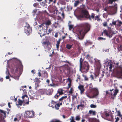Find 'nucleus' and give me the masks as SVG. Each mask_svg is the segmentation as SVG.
<instances>
[{
    "label": "nucleus",
    "mask_w": 122,
    "mask_h": 122,
    "mask_svg": "<svg viewBox=\"0 0 122 122\" xmlns=\"http://www.w3.org/2000/svg\"><path fill=\"white\" fill-rule=\"evenodd\" d=\"M119 91L118 89L116 88L113 91L114 93L113 94L111 92L110 93V94L111 96H113L114 97H116L117 93L119 92Z\"/></svg>",
    "instance_id": "nucleus-12"
},
{
    "label": "nucleus",
    "mask_w": 122,
    "mask_h": 122,
    "mask_svg": "<svg viewBox=\"0 0 122 122\" xmlns=\"http://www.w3.org/2000/svg\"><path fill=\"white\" fill-rule=\"evenodd\" d=\"M54 102H55L56 103L55 106V109L56 110H59L60 106L62 105V102H55L54 101Z\"/></svg>",
    "instance_id": "nucleus-9"
},
{
    "label": "nucleus",
    "mask_w": 122,
    "mask_h": 122,
    "mask_svg": "<svg viewBox=\"0 0 122 122\" xmlns=\"http://www.w3.org/2000/svg\"><path fill=\"white\" fill-rule=\"evenodd\" d=\"M52 81L53 84H48V86H53V82L52 80Z\"/></svg>",
    "instance_id": "nucleus-57"
},
{
    "label": "nucleus",
    "mask_w": 122,
    "mask_h": 122,
    "mask_svg": "<svg viewBox=\"0 0 122 122\" xmlns=\"http://www.w3.org/2000/svg\"><path fill=\"white\" fill-rule=\"evenodd\" d=\"M94 92L93 96L94 97H96L99 94V92L98 90L96 89L94 90Z\"/></svg>",
    "instance_id": "nucleus-19"
},
{
    "label": "nucleus",
    "mask_w": 122,
    "mask_h": 122,
    "mask_svg": "<svg viewBox=\"0 0 122 122\" xmlns=\"http://www.w3.org/2000/svg\"><path fill=\"white\" fill-rule=\"evenodd\" d=\"M82 13L84 14L85 15V18H88L90 20H91V19H93L95 18V14L93 13H92L90 16L88 12L86 10H83L82 11Z\"/></svg>",
    "instance_id": "nucleus-3"
},
{
    "label": "nucleus",
    "mask_w": 122,
    "mask_h": 122,
    "mask_svg": "<svg viewBox=\"0 0 122 122\" xmlns=\"http://www.w3.org/2000/svg\"><path fill=\"white\" fill-rule=\"evenodd\" d=\"M33 12L34 13H36V12L37 11V10L36 9H35L33 10Z\"/></svg>",
    "instance_id": "nucleus-62"
},
{
    "label": "nucleus",
    "mask_w": 122,
    "mask_h": 122,
    "mask_svg": "<svg viewBox=\"0 0 122 122\" xmlns=\"http://www.w3.org/2000/svg\"><path fill=\"white\" fill-rule=\"evenodd\" d=\"M80 3V2L78 0L75 1L74 3V7L77 6Z\"/></svg>",
    "instance_id": "nucleus-24"
},
{
    "label": "nucleus",
    "mask_w": 122,
    "mask_h": 122,
    "mask_svg": "<svg viewBox=\"0 0 122 122\" xmlns=\"http://www.w3.org/2000/svg\"><path fill=\"white\" fill-rule=\"evenodd\" d=\"M18 68L17 67H15V73H16L18 72Z\"/></svg>",
    "instance_id": "nucleus-45"
},
{
    "label": "nucleus",
    "mask_w": 122,
    "mask_h": 122,
    "mask_svg": "<svg viewBox=\"0 0 122 122\" xmlns=\"http://www.w3.org/2000/svg\"><path fill=\"white\" fill-rule=\"evenodd\" d=\"M31 27H24V30L27 35H30L31 33Z\"/></svg>",
    "instance_id": "nucleus-8"
},
{
    "label": "nucleus",
    "mask_w": 122,
    "mask_h": 122,
    "mask_svg": "<svg viewBox=\"0 0 122 122\" xmlns=\"http://www.w3.org/2000/svg\"><path fill=\"white\" fill-rule=\"evenodd\" d=\"M46 82L48 83V84H49L50 82L49 80L48 79L46 81Z\"/></svg>",
    "instance_id": "nucleus-64"
},
{
    "label": "nucleus",
    "mask_w": 122,
    "mask_h": 122,
    "mask_svg": "<svg viewBox=\"0 0 122 122\" xmlns=\"http://www.w3.org/2000/svg\"><path fill=\"white\" fill-rule=\"evenodd\" d=\"M8 105L9 108H10L11 107V106L10 105V102L8 103Z\"/></svg>",
    "instance_id": "nucleus-60"
},
{
    "label": "nucleus",
    "mask_w": 122,
    "mask_h": 122,
    "mask_svg": "<svg viewBox=\"0 0 122 122\" xmlns=\"http://www.w3.org/2000/svg\"><path fill=\"white\" fill-rule=\"evenodd\" d=\"M87 43L90 44H92V43L91 42L89 41H87Z\"/></svg>",
    "instance_id": "nucleus-59"
},
{
    "label": "nucleus",
    "mask_w": 122,
    "mask_h": 122,
    "mask_svg": "<svg viewBox=\"0 0 122 122\" xmlns=\"http://www.w3.org/2000/svg\"><path fill=\"white\" fill-rule=\"evenodd\" d=\"M26 25V26H25V27H30V26L28 24L27 22H26L25 23Z\"/></svg>",
    "instance_id": "nucleus-47"
},
{
    "label": "nucleus",
    "mask_w": 122,
    "mask_h": 122,
    "mask_svg": "<svg viewBox=\"0 0 122 122\" xmlns=\"http://www.w3.org/2000/svg\"><path fill=\"white\" fill-rule=\"evenodd\" d=\"M103 16L104 18H106L107 17V14L105 13L103 15Z\"/></svg>",
    "instance_id": "nucleus-51"
},
{
    "label": "nucleus",
    "mask_w": 122,
    "mask_h": 122,
    "mask_svg": "<svg viewBox=\"0 0 122 122\" xmlns=\"http://www.w3.org/2000/svg\"><path fill=\"white\" fill-rule=\"evenodd\" d=\"M105 115L106 117H108L109 116V114L107 113H106L105 114Z\"/></svg>",
    "instance_id": "nucleus-56"
},
{
    "label": "nucleus",
    "mask_w": 122,
    "mask_h": 122,
    "mask_svg": "<svg viewBox=\"0 0 122 122\" xmlns=\"http://www.w3.org/2000/svg\"><path fill=\"white\" fill-rule=\"evenodd\" d=\"M0 122H5L2 118V117L1 116V114H0Z\"/></svg>",
    "instance_id": "nucleus-40"
},
{
    "label": "nucleus",
    "mask_w": 122,
    "mask_h": 122,
    "mask_svg": "<svg viewBox=\"0 0 122 122\" xmlns=\"http://www.w3.org/2000/svg\"><path fill=\"white\" fill-rule=\"evenodd\" d=\"M117 75L119 76H122V69H120V70L118 71H117Z\"/></svg>",
    "instance_id": "nucleus-18"
},
{
    "label": "nucleus",
    "mask_w": 122,
    "mask_h": 122,
    "mask_svg": "<svg viewBox=\"0 0 122 122\" xmlns=\"http://www.w3.org/2000/svg\"><path fill=\"white\" fill-rule=\"evenodd\" d=\"M51 24V22L49 20L47 21L45 23V25L47 26V25H49Z\"/></svg>",
    "instance_id": "nucleus-33"
},
{
    "label": "nucleus",
    "mask_w": 122,
    "mask_h": 122,
    "mask_svg": "<svg viewBox=\"0 0 122 122\" xmlns=\"http://www.w3.org/2000/svg\"><path fill=\"white\" fill-rule=\"evenodd\" d=\"M73 91V88L72 87L70 89V90L69 91V92L70 94H71L72 93Z\"/></svg>",
    "instance_id": "nucleus-44"
},
{
    "label": "nucleus",
    "mask_w": 122,
    "mask_h": 122,
    "mask_svg": "<svg viewBox=\"0 0 122 122\" xmlns=\"http://www.w3.org/2000/svg\"><path fill=\"white\" fill-rule=\"evenodd\" d=\"M80 119V117L79 116H76L75 120L76 121H79Z\"/></svg>",
    "instance_id": "nucleus-32"
},
{
    "label": "nucleus",
    "mask_w": 122,
    "mask_h": 122,
    "mask_svg": "<svg viewBox=\"0 0 122 122\" xmlns=\"http://www.w3.org/2000/svg\"><path fill=\"white\" fill-rule=\"evenodd\" d=\"M52 93L51 91L50 90H48L47 92V94L48 95H50Z\"/></svg>",
    "instance_id": "nucleus-35"
},
{
    "label": "nucleus",
    "mask_w": 122,
    "mask_h": 122,
    "mask_svg": "<svg viewBox=\"0 0 122 122\" xmlns=\"http://www.w3.org/2000/svg\"><path fill=\"white\" fill-rule=\"evenodd\" d=\"M107 23L106 22H105L103 24V25L104 26H106L107 25Z\"/></svg>",
    "instance_id": "nucleus-52"
},
{
    "label": "nucleus",
    "mask_w": 122,
    "mask_h": 122,
    "mask_svg": "<svg viewBox=\"0 0 122 122\" xmlns=\"http://www.w3.org/2000/svg\"><path fill=\"white\" fill-rule=\"evenodd\" d=\"M85 17V15L84 14L82 13L81 12V14L80 15H78L77 16V18L79 19H80L81 18H84Z\"/></svg>",
    "instance_id": "nucleus-22"
},
{
    "label": "nucleus",
    "mask_w": 122,
    "mask_h": 122,
    "mask_svg": "<svg viewBox=\"0 0 122 122\" xmlns=\"http://www.w3.org/2000/svg\"><path fill=\"white\" fill-rule=\"evenodd\" d=\"M89 113L90 114H92L93 115H95L96 114V112L95 111H94L92 110H90L89 111Z\"/></svg>",
    "instance_id": "nucleus-26"
},
{
    "label": "nucleus",
    "mask_w": 122,
    "mask_h": 122,
    "mask_svg": "<svg viewBox=\"0 0 122 122\" xmlns=\"http://www.w3.org/2000/svg\"><path fill=\"white\" fill-rule=\"evenodd\" d=\"M58 34L57 32L56 33L54 36L55 37H57L58 36Z\"/></svg>",
    "instance_id": "nucleus-54"
},
{
    "label": "nucleus",
    "mask_w": 122,
    "mask_h": 122,
    "mask_svg": "<svg viewBox=\"0 0 122 122\" xmlns=\"http://www.w3.org/2000/svg\"><path fill=\"white\" fill-rule=\"evenodd\" d=\"M67 97L66 96H63L59 99V100L57 101V102H61V101H63V100H64L65 99H66Z\"/></svg>",
    "instance_id": "nucleus-15"
},
{
    "label": "nucleus",
    "mask_w": 122,
    "mask_h": 122,
    "mask_svg": "<svg viewBox=\"0 0 122 122\" xmlns=\"http://www.w3.org/2000/svg\"><path fill=\"white\" fill-rule=\"evenodd\" d=\"M86 57L87 59H89L90 58V56L89 54H88L86 56Z\"/></svg>",
    "instance_id": "nucleus-46"
},
{
    "label": "nucleus",
    "mask_w": 122,
    "mask_h": 122,
    "mask_svg": "<svg viewBox=\"0 0 122 122\" xmlns=\"http://www.w3.org/2000/svg\"><path fill=\"white\" fill-rule=\"evenodd\" d=\"M78 88L80 91L81 94V95L82 94L85 90L84 88V86L81 85H80L78 86Z\"/></svg>",
    "instance_id": "nucleus-10"
},
{
    "label": "nucleus",
    "mask_w": 122,
    "mask_h": 122,
    "mask_svg": "<svg viewBox=\"0 0 122 122\" xmlns=\"http://www.w3.org/2000/svg\"><path fill=\"white\" fill-rule=\"evenodd\" d=\"M71 82L70 81L68 85V87L67 88V89L69 88H70L71 87Z\"/></svg>",
    "instance_id": "nucleus-49"
},
{
    "label": "nucleus",
    "mask_w": 122,
    "mask_h": 122,
    "mask_svg": "<svg viewBox=\"0 0 122 122\" xmlns=\"http://www.w3.org/2000/svg\"><path fill=\"white\" fill-rule=\"evenodd\" d=\"M44 24H44L43 23V24H41V25H38V26H39L38 28H41V27H42L43 28V26H44Z\"/></svg>",
    "instance_id": "nucleus-43"
},
{
    "label": "nucleus",
    "mask_w": 122,
    "mask_h": 122,
    "mask_svg": "<svg viewBox=\"0 0 122 122\" xmlns=\"http://www.w3.org/2000/svg\"><path fill=\"white\" fill-rule=\"evenodd\" d=\"M98 40H106V38L102 37H99L98 38Z\"/></svg>",
    "instance_id": "nucleus-50"
},
{
    "label": "nucleus",
    "mask_w": 122,
    "mask_h": 122,
    "mask_svg": "<svg viewBox=\"0 0 122 122\" xmlns=\"http://www.w3.org/2000/svg\"><path fill=\"white\" fill-rule=\"evenodd\" d=\"M41 71V70H40V71H39L38 73V76H39V77H41V73L40 72V71Z\"/></svg>",
    "instance_id": "nucleus-53"
},
{
    "label": "nucleus",
    "mask_w": 122,
    "mask_h": 122,
    "mask_svg": "<svg viewBox=\"0 0 122 122\" xmlns=\"http://www.w3.org/2000/svg\"><path fill=\"white\" fill-rule=\"evenodd\" d=\"M89 26L88 24H81L79 25L77 30L78 34L83 38L85 35L90 30Z\"/></svg>",
    "instance_id": "nucleus-1"
},
{
    "label": "nucleus",
    "mask_w": 122,
    "mask_h": 122,
    "mask_svg": "<svg viewBox=\"0 0 122 122\" xmlns=\"http://www.w3.org/2000/svg\"><path fill=\"white\" fill-rule=\"evenodd\" d=\"M5 105V104L4 103H1L0 104V106H1V107Z\"/></svg>",
    "instance_id": "nucleus-58"
},
{
    "label": "nucleus",
    "mask_w": 122,
    "mask_h": 122,
    "mask_svg": "<svg viewBox=\"0 0 122 122\" xmlns=\"http://www.w3.org/2000/svg\"><path fill=\"white\" fill-rule=\"evenodd\" d=\"M22 98L23 100V101L24 103H25V101H27V102H26V104H28L29 103V97L26 94H25L23 95L22 97Z\"/></svg>",
    "instance_id": "nucleus-7"
},
{
    "label": "nucleus",
    "mask_w": 122,
    "mask_h": 122,
    "mask_svg": "<svg viewBox=\"0 0 122 122\" xmlns=\"http://www.w3.org/2000/svg\"><path fill=\"white\" fill-rule=\"evenodd\" d=\"M40 78L38 79L37 77L35 78L34 82H35V85L36 86V88L39 87V85L41 81L39 80Z\"/></svg>",
    "instance_id": "nucleus-11"
},
{
    "label": "nucleus",
    "mask_w": 122,
    "mask_h": 122,
    "mask_svg": "<svg viewBox=\"0 0 122 122\" xmlns=\"http://www.w3.org/2000/svg\"><path fill=\"white\" fill-rule=\"evenodd\" d=\"M42 75L44 78H47L48 77V74L47 71H42Z\"/></svg>",
    "instance_id": "nucleus-13"
},
{
    "label": "nucleus",
    "mask_w": 122,
    "mask_h": 122,
    "mask_svg": "<svg viewBox=\"0 0 122 122\" xmlns=\"http://www.w3.org/2000/svg\"><path fill=\"white\" fill-rule=\"evenodd\" d=\"M70 120H71L70 122H75V121L74 119V117H71V119L70 118Z\"/></svg>",
    "instance_id": "nucleus-36"
},
{
    "label": "nucleus",
    "mask_w": 122,
    "mask_h": 122,
    "mask_svg": "<svg viewBox=\"0 0 122 122\" xmlns=\"http://www.w3.org/2000/svg\"><path fill=\"white\" fill-rule=\"evenodd\" d=\"M24 101H22V100H20V99H18V105L20 106H21L22 105V104L23 103V102Z\"/></svg>",
    "instance_id": "nucleus-27"
},
{
    "label": "nucleus",
    "mask_w": 122,
    "mask_h": 122,
    "mask_svg": "<svg viewBox=\"0 0 122 122\" xmlns=\"http://www.w3.org/2000/svg\"><path fill=\"white\" fill-rule=\"evenodd\" d=\"M104 33L105 34V35L109 37L110 38L113 35V33L111 31H107L106 30H104L102 32Z\"/></svg>",
    "instance_id": "nucleus-6"
},
{
    "label": "nucleus",
    "mask_w": 122,
    "mask_h": 122,
    "mask_svg": "<svg viewBox=\"0 0 122 122\" xmlns=\"http://www.w3.org/2000/svg\"><path fill=\"white\" fill-rule=\"evenodd\" d=\"M117 111V115L118 116H119L120 117H121V119H122V115L121 114V113L120 111Z\"/></svg>",
    "instance_id": "nucleus-30"
},
{
    "label": "nucleus",
    "mask_w": 122,
    "mask_h": 122,
    "mask_svg": "<svg viewBox=\"0 0 122 122\" xmlns=\"http://www.w3.org/2000/svg\"><path fill=\"white\" fill-rule=\"evenodd\" d=\"M46 92V90L45 89H41L39 90L38 91V93L40 94L43 95Z\"/></svg>",
    "instance_id": "nucleus-14"
},
{
    "label": "nucleus",
    "mask_w": 122,
    "mask_h": 122,
    "mask_svg": "<svg viewBox=\"0 0 122 122\" xmlns=\"http://www.w3.org/2000/svg\"><path fill=\"white\" fill-rule=\"evenodd\" d=\"M84 59H83L82 57L80 58V70L82 69L86 73L88 71L89 66L88 62L84 61L83 62Z\"/></svg>",
    "instance_id": "nucleus-2"
},
{
    "label": "nucleus",
    "mask_w": 122,
    "mask_h": 122,
    "mask_svg": "<svg viewBox=\"0 0 122 122\" xmlns=\"http://www.w3.org/2000/svg\"><path fill=\"white\" fill-rule=\"evenodd\" d=\"M90 77L91 78V80H93L94 79L93 76L92 75H91L90 76Z\"/></svg>",
    "instance_id": "nucleus-55"
},
{
    "label": "nucleus",
    "mask_w": 122,
    "mask_h": 122,
    "mask_svg": "<svg viewBox=\"0 0 122 122\" xmlns=\"http://www.w3.org/2000/svg\"><path fill=\"white\" fill-rule=\"evenodd\" d=\"M117 5L116 3H115L114 6H112V8L114 11H116L117 9Z\"/></svg>",
    "instance_id": "nucleus-25"
},
{
    "label": "nucleus",
    "mask_w": 122,
    "mask_h": 122,
    "mask_svg": "<svg viewBox=\"0 0 122 122\" xmlns=\"http://www.w3.org/2000/svg\"><path fill=\"white\" fill-rule=\"evenodd\" d=\"M83 77L84 78V80L85 81H87L88 79L87 76H86L83 74L82 75Z\"/></svg>",
    "instance_id": "nucleus-29"
},
{
    "label": "nucleus",
    "mask_w": 122,
    "mask_h": 122,
    "mask_svg": "<svg viewBox=\"0 0 122 122\" xmlns=\"http://www.w3.org/2000/svg\"><path fill=\"white\" fill-rule=\"evenodd\" d=\"M60 95L58 93H57L54 96L55 98L57 99Z\"/></svg>",
    "instance_id": "nucleus-38"
},
{
    "label": "nucleus",
    "mask_w": 122,
    "mask_h": 122,
    "mask_svg": "<svg viewBox=\"0 0 122 122\" xmlns=\"http://www.w3.org/2000/svg\"><path fill=\"white\" fill-rule=\"evenodd\" d=\"M42 45L46 50H49L51 47V45L49 41H46L43 42Z\"/></svg>",
    "instance_id": "nucleus-4"
},
{
    "label": "nucleus",
    "mask_w": 122,
    "mask_h": 122,
    "mask_svg": "<svg viewBox=\"0 0 122 122\" xmlns=\"http://www.w3.org/2000/svg\"><path fill=\"white\" fill-rule=\"evenodd\" d=\"M112 23H110L109 25V26L110 27H111L113 26H114V25H116L117 23V21H113L112 22Z\"/></svg>",
    "instance_id": "nucleus-21"
},
{
    "label": "nucleus",
    "mask_w": 122,
    "mask_h": 122,
    "mask_svg": "<svg viewBox=\"0 0 122 122\" xmlns=\"http://www.w3.org/2000/svg\"><path fill=\"white\" fill-rule=\"evenodd\" d=\"M90 107L92 108H96L97 107L96 105H94L93 104H91L90 106Z\"/></svg>",
    "instance_id": "nucleus-37"
},
{
    "label": "nucleus",
    "mask_w": 122,
    "mask_h": 122,
    "mask_svg": "<svg viewBox=\"0 0 122 122\" xmlns=\"http://www.w3.org/2000/svg\"><path fill=\"white\" fill-rule=\"evenodd\" d=\"M25 115L26 117L32 118L34 116V112L33 111H27L25 112Z\"/></svg>",
    "instance_id": "nucleus-5"
},
{
    "label": "nucleus",
    "mask_w": 122,
    "mask_h": 122,
    "mask_svg": "<svg viewBox=\"0 0 122 122\" xmlns=\"http://www.w3.org/2000/svg\"><path fill=\"white\" fill-rule=\"evenodd\" d=\"M73 25H69V30H71L73 28Z\"/></svg>",
    "instance_id": "nucleus-42"
},
{
    "label": "nucleus",
    "mask_w": 122,
    "mask_h": 122,
    "mask_svg": "<svg viewBox=\"0 0 122 122\" xmlns=\"http://www.w3.org/2000/svg\"><path fill=\"white\" fill-rule=\"evenodd\" d=\"M115 119H116L115 122H117L119 120V118L118 117H117L115 118Z\"/></svg>",
    "instance_id": "nucleus-48"
},
{
    "label": "nucleus",
    "mask_w": 122,
    "mask_h": 122,
    "mask_svg": "<svg viewBox=\"0 0 122 122\" xmlns=\"http://www.w3.org/2000/svg\"><path fill=\"white\" fill-rule=\"evenodd\" d=\"M0 112L2 113L4 115H6L5 113L3 110L0 109Z\"/></svg>",
    "instance_id": "nucleus-41"
},
{
    "label": "nucleus",
    "mask_w": 122,
    "mask_h": 122,
    "mask_svg": "<svg viewBox=\"0 0 122 122\" xmlns=\"http://www.w3.org/2000/svg\"><path fill=\"white\" fill-rule=\"evenodd\" d=\"M40 32H39L40 34V36L41 37H42V36H44L46 34V33H44V30L43 29L41 30H40Z\"/></svg>",
    "instance_id": "nucleus-23"
},
{
    "label": "nucleus",
    "mask_w": 122,
    "mask_h": 122,
    "mask_svg": "<svg viewBox=\"0 0 122 122\" xmlns=\"http://www.w3.org/2000/svg\"><path fill=\"white\" fill-rule=\"evenodd\" d=\"M99 16L100 15H99L97 16L95 18V20H97L98 21L100 20V19L99 18Z\"/></svg>",
    "instance_id": "nucleus-31"
},
{
    "label": "nucleus",
    "mask_w": 122,
    "mask_h": 122,
    "mask_svg": "<svg viewBox=\"0 0 122 122\" xmlns=\"http://www.w3.org/2000/svg\"><path fill=\"white\" fill-rule=\"evenodd\" d=\"M61 40V39H59L58 40V41H57V44L56 45V48L57 49H58L59 48V45L60 43V41Z\"/></svg>",
    "instance_id": "nucleus-28"
},
{
    "label": "nucleus",
    "mask_w": 122,
    "mask_h": 122,
    "mask_svg": "<svg viewBox=\"0 0 122 122\" xmlns=\"http://www.w3.org/2000/svg\"><path fill=\"white\" fill-rule=\"evenodd\" d=\"M78 106H79V107H83V106H84V105L82 104H80V105H78Z\"/></svg>",
    "instance_id": "nucleus-63"
},
{
    "label": "nucleus",
    "mask_w": 122,
    "mask_h": 122,
    "mask_svg": "<svg viewBox=\"0 0 122 122\" xmlns=\"http://www.w3.org/2000/svg\"><path fill=\"white\" fill-rule=\"evenodd\" d=\"M116 21H117V24H116V25L117 26L120 27L121 25H122V22L121 21L117 20H116Z\"/></svg>",
    "instance_id": "nucleus-17"
},
{
    "label": "nucleus",
    "mask_w": 122,
    "mask_h": 122,
    "mask_svg": "<svg viewBox=\"0 0 122 122\" xmlns=\"http://www.w3.org/2000/svg\"><path fill=\"white\" fill-rule=\"evenodd\" d=\"M112 0H108L107 4H112Z\"/></svg>",
    "instance_id": "nucleus-39"
},
{
    "label": "nucleus",
    "mask_w": 122,
    "mask_h": 122,
    "mask_svg": "<svg viewBox=\"0 0 122 122\" xmlns=\"http://www.w3.org/2000/svg\"><path fill=\"white\" fill-rule=\"evenodd\" d=\"M72 47V46L71 45H70L69 44H67L66 45V48L69 49H70Z\"/></svg>",
    "instance_id": "nucleus-34"
},
{
    "label": "nucleus",
    "mask_w": 122,
    "mask_h": 122,
    "mask_svg": "<svg viewBox=\"0 0 122 122\" xmlns=\"http://www.w3.org/2000/svg\"><path fill=\"white\" fill-rule=\"evenodd\" d=\"M63 90L61 89H59L57 91V93L60 95H61L63 94Z\"/></svg>",
    "instance_id": "nucleus-20"
},
{
    "label": "nucleus",
    "mask_w": 122,
    "mask_h": 122,
    "mask_svg": "<svg viewBox=\"0 0 122 122\" xmlns=\"http://www.w3.org/2000/svg\"><path fill=\"white\" fill-rule=\"evenodd\" d=\"M82 55L84 56H86V52H84L82 54Z\"/></svg>",
    "instance_id": "nucleus-61"
},
{
    "label": "nucleus",
    "mask_w": 122,
    "mask_h": 122,
    "mask_svg": "<svg viewBox=\"0 0 122 122\" xmlns=\"http://www.w3.org/2000/svg\"><path fill=\"white\" fill-rule=\"evenodd\" d=\"M112 64V62H111L110 61L108 62V65L109 66V68L110 70H111L112 69L113 66Z\"/></svg>",
    "instance_id": "nucleus-16"
}]
</instances>
